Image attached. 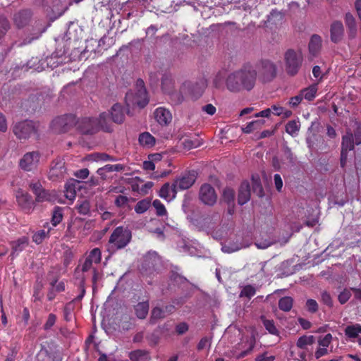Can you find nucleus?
<instances>
[{
	"mask_svg": "<svg viewBox=\"0 0 361 361\" xmlns=\"http://www.w3.org/2000/svg\"><path fill=\"white\" fill-rule=\"evenodd\" d=\"M276 75V66L269 60H262L252 71H250V90L253 87L252 80L259 78L262 82L271 81Z\"/></svg>",
	"mask_w": 361,
	"mask_h": 361,
	"instance_id": "1",
	"label": "nucleus"
},
{
	"mask_svg": "<svg viewBox=\"0 0 361 361\" xmlns=\"http://www.w3.org/2000/svg\"><path fill=\"white\" fill-rule=\"evenodd\" d=\"M284 61L286 73L290 76H295L302 66V54L300 51L289 49L284 54Z\"/></svg>",
	"mask_w": 361,
	"mask_h": 361,
	"instance_id": "2",
	"label": "nucleus"
},
{
	"mask_svg": "<svg viewBox=\"0 0 361 361\" xmlns=\"http://www.w3.org/2000/svg\"><path fill=\"white\" fill-rule=\"evenodd\" d=\"M131 237V231L129 229L118 226L110 235L109 247L114 250L124 248L130 243Z\"/></svg>",
	"mask_w": 361,
	"mask_h": 361,
	"instance_id": "3",
	"label": "nucleus"
},
{
	"mask_svg": "<svg viewBox=\"0 0 361 361\" xmlns=\"http://www.w3.org/2000/svg\"><path fill=\"white\" fill-rule=\"evenodd\" d=\"M271 109L274 111V114L280 116L283 114V108L280 106L273 105L271 109L268 108L259 113L252 114V109L250 108V119L255 118L257 119L250 121V132L255 128H262L264 124V118L269 117L271 114Z\"/></svg>",
	"mask_w": 361,
	"mask_h": 361,
	"instance_id": "4",
	"label": "nucleus"
},
{
	"mask_svg": "<svg viewBox=\"0 0 361 361\" xmlns=\"http://www.w3.org/2000/svg\"><path fill=\"white\" fill-rule=\"evenodd\" d=\"M248 71L243 68L230 74L226 79V87L231 92L240 91L243 87H246Z\"/></svg>",
	"mask_w": 361,
	"mask_h": 361,
	"instance_id": "5",
	"label": "nucleus"
},
{
	"mask_svg": "<svg viewBox=\"0 0 361 361\" xmlns=\"http://www.w3.org/2000/svg\"><path fill=\"white\" fill-rule=\"evenodd\" d=\"M76 118L73 114H66L56 118L51 123L52 130L56 133L68 132L75 125Z\"/></svg>",
	"mask_w": 361,
	"mask_h": 361,
	"instance_id": "6",
	"label": "nucleus"
},
{
	"mask_svg": "<svg viewBox=\"0 0 361 361\" xmlns=\"http://www.w3.org/2000/svg\"><path fill=\"white\" fill-rule=\"evenodd\" d=\"M13 132L18 138L25 140L36 132V126L32 121H25L15 124Z\"/></svg>",
	"mask_w": 361,
	"mask_h": 361,
	"instance_id": "7",
	"label": "nucleus"
},
{
	"mask_svg": "<svg viewBox=\"0 0 361 361\" xmlns=\"http://www.w3.org/2000/svg\"><path fill=\"white\" fill-rule=\"evenodd\" d=\"M204 88L205 82L203 80L195 82L187 81L182 85V92H186L187 97L196 100L202 94Z\"/></svg>",
	"mask_w": 361,
	"mask_h": 361,
	"instance_id": "8",
	"label": "nucleus"
},
{
	"mask_svg": "<svg viewBox=\"0 0 361 361\" xmlns=\"http://www.w3.org/2000/svg\"><path fill=\"white\" fill-rule=\"evenodd\" d=\"M77 129L82 134L93 135L99 131V124L96 118H82L75 122Z\"/></svg>",
	"mask_w": 361,
	"mask_h": 361,
	"instance_id": "9",
	"label": "nucleus"
},
{
	"mask_svg": "<svg viewBox=\"0 0 361 361\" xmlns=\"http://www.w3.org/2000/svg\"><path fill=\"white\" fill-rule=\"evenodd\" d=\"M40 154L39 152L33 151L27 152L20 159L19 166L21 169L25 171L35 170L39 162Z\"/></svg>",
	"mask_w": 361,
	"mask_h": 361,
	"instance_id": "10",
	"label": "nucleus"
},
{
	"mask_svg": "<svg viewBox=\"0 0 361 361\" xmlns=\"http://www.w3.org/2000/svg\"><path fill=\"white\" fill-rule=\"evenodd\" d=\"M161 265V259L155 252H149L145 255L142 264V269L151 274L157 271Z\"/></svg>",
	"mask_w": 361,
	"mask_h": 361,
	"instance_id": "11",
	"label": "nucleus"
},
{
	"mask_svg": "<svg viewBox=\"0 0 361 361\" xmlns=\"http://www.w3.org/2000/svg\"><path fill=\"white\" fill-rule=\"evenodd\" d=\"M199 198L204 204L212 206L217 200L214 188L210 184H203L199 192Z\"/></svg>",
	"mask_w": 361,
	"mask_h": 361,
	"instance_id": "12",
	"label": "nucleus"
},
{
	"mask_svg": "<svg viewBox=\"0 0 361 361\" xmlns=\"http://www.w3.org/2000/svg\"><path fill=\"white\" fill-rule=\"evenodd\" d=\"M66 173V168L65 166V161L61 158H56L54 159L50 166L49 171V178L52 180H55L58 178H63Z\"/></svg>",
	"mask_w": 361,
	"mask_h": 361,
	"instance_id": "13",
	"label": "nucleus"
},
{
	"mask_svg": "<svg viewBox=\"0 0 361 361\" xmlns=\"http://www.w3.org/2000/svg\"><path fill=\"white\" fill-rule=\"evenodd\" d=\"M197 173L195 171H189L174 180V187L179 190H186L190 188L195 182Z\"/></svg>",
	"mask_w": 361,
	"mask_h": 361,
	"instance_id": "14",
	"label": "nucleus"
},
{
	"mask_svg": "<svg viewBox=\"0 0 361 361\" xmlns=\"http://www.w3.org/2000/svg\"><path fill=\"white\" fill-rule=\"evenodd\" d=\"M33 16V12L30 8H23L13 15L14 24L18 28H23L29 24Z\"/></svg>",
	"mask_w": 361,
	"mask_h": 361,
	"instance_id": "15",
	"label": "nucleus"
},
{
	"mask_svg": "<svg viewBox=\"0 0 361 361\" xmlns=\"http://www.w3.org/2000/svg\"><path fill=\"white\" fill-rule=\"evenodd\" d=\"M344 36V26L341 21L334 20L330 25L331 41L338 44L342 41Z\"/></svg>",
	"mask_w": 361,
	"mask_h": 361,
	"instance_id": "16",
	"label": "nucleus"
},
{
	"mask_svg": "<svg viewBox=\"0 0 361 361\" xmlns=\"http://www.w3.org/2000/svg\"><path fill=\"white\" fill-rule=\"evenodd\" d=\"M345 24L348 29V36L350 39L356 37L357 28L355 17L350 13H346L344 18Z\"/></svg>",
	"mask_w": 361,
	"mask_h": 361,
	"instance_id": "17",
	"label": "nucleus"
},
{
	"mask_svg": "<svg viewBox=\"0 0 361 361\" xmlns=\"http://www.w3.org/2000/svg\"><path fill=\"white\" fill-rule=\"evenodd\" d=\"M154 118L161 125L169 124L172 119V116L169 110L163 107L157 108L154 113Z\"/></svg>",
	"mask_w": 361,
	"mask_h": 361,
	"instance_id": "18",
	"label": "nucleus"
},
{
	"mask_svg": "<svg viewBox=\"0 0 361 361\" xmlns=\"http://www.w3.org/2000/svg\"><path fill=\"white\" fill-rule=\"evenodd\" d=\"M355 143V142L354 140L353 133L350 131H347L346 134L343 135L342 138L341 160L344 155L346 156L348 151H350L354 149Z\"/></svg>",
	"mask_w": 361,
	"mask_h": 361,
	"instance_id": "19",
	"label": "nucleus"
},
{
	"mask_svg": "<svg viewBox=\"0 0 361 361\" xmlns=\"http://www.w3.org/2000/svg\"><path fill=\"white\" fill-rule=\"evenodd\" d=\"M178 189L174 187V183L171 185L169 183H164L160 189L159 196L166 200H173L176 197Z\"/></svg>",
	"mask_w": 361,
	"mask_h": 361,
	"instance_id": "20",
	"label": "nucleus"
},
{
	"mask_svg": "<svg viewBox=\"0 0 361 361\" xmlns=\"http://www.w3.org/2000/svg\"><path fill=\"white\" fill-rule=\"evenodd\" d=\"M71 6V3L66 0H53L51 10L56 17L61 16Z\"/></svg>",
	"mask_w": 361,
	"mask_h": 361,
	"instance_id": "21",
	"label": "nucleus"
},
{
	"mask_svg": "<svg viewBox=\"0 0 361 361\" xmlns=\"http://www.w3.org/2000/svg\"><path fill=\"white\" fill-rule=\"evenodd\" d=\"M109 113L113 122L118 124H121L123 122L125 114L123 113V107L120 104H114Z\"/></svg>",
	"mask_w": 361,
	"mask_h": 361,
	"instance_id": "22",
	"label": "nucleus"
},
{
	"mask_svg": "<svg viewBox=\"0 0 361 361\" xmlns=\"http://www.w3.org/2000/svg\"><path fill=\"white\" fill-rule=\"evenodd\" d=\"M111 121L112 120L109 113L103 112L100 114L99 118H97L99 130L102 129L105 132H111L113 130Z\"/></svg>",
	"mask_w": 361,
	"mask_h": 361,
	"instance_id": "23",
	"label": "nucleus"
},
{
	"mask_svg": "<svg viewBox=\"0 0 361 361\" xmlns=\"http://www.w3.org/2000/svg\"><path fill=\"white\" fill-rule=\"evenodd\" d=\"M17 202L23 209H30L32 204V199L30 195L23 190H19L16 195Z\"/></svg>",
	"mask_w": 361,
	"mask_h": 361,
	"instance_id": "24",
	"label": "nucleus"
},
{
	"mask_svg": "<svg viewBox=\"0 0 361 361\" xmlns=\"http://www.w3.org/2000/svg\"><path fill=\"white\" fill-rule=\"evenodd\" d=\"M322 37L318 35H313L309 42V51L310 54L315 56L321 50L322 48Z\"/></svg>",
	"mask_w": 361,
	"mask_h": 361,
	"instance_id": "25",
	"label": "nucleus"
},
{
	"mask_svg": "<svg viewBox=\"0 0 361 361\" xmlns=\"http://www.w3.org/2000/svg\"><path fill=\"white\" fill-rule=\"evenodd\" d=\"M28 238L25 236L20 238L17 240L13 241L11 243L12 251L11 255L12 256L18 255L19 252L23 251L28 245Z\"/></svg>",
	"mask_w": 361,
	"mask_h": 361,
	"instance_id": "26",
	"label": "nucleus"
},
{
	"mask_svg": "<svg viewBox=\"0 0 361 361\" xmlns=\"http://www.w3.org/2000/svg\"><path fill=\"white\" fill-rule=\"evenodd\" d=\"M318 91V85L317 83L312 84L307 87L303 88L300 91V94L302 99L309 102L314 99Z\"/></svg>",
	"mask_w": 361,
	"mask_h": 361,
	"instance_id": "27",
	"label": "nucleus"
},
{
	"mask_svg": "<svg viewBox=\"0 0 361 361\" xmlns=\"http://www.w3.org/2000/svg\"><path fill=\"white\" fill-rule=\"evenodd\" d=\"M148 102L149 99L146 89H138L134 97L133 104H137L140 108H144Z\"/></svg>",
	"mask_w": 361,
	"mask_h": 361,
	"instance_id": "28",
	"label": "nucleus"
},
{
	"mask_svg": "<svg viewBox=\"0 0 361 361\" xmlns=\"http://www.w3.org/2000/svg\"><path fill=\"white\" fill-rule=\"evenodd\" d=\"M248 201V182L244 180L238 190V203L240 205L245 204Z\"/></svg>",
	"mask_w": 361,
	"mask_h": 361,
	"instance_id": "29",
	"label": "nucleus"
},
{
	"mask_svg": "<svg viewBox=\"0 0 361 361\" xmlns=\"http://www.w3.org/2000/svg\"><path fill=\"white\" fill-rule=\"evenodd\" d=\"M149 307L148 301L138 302L134 307L136 316L141 319L146 318L149 312Z\"/></svg>",
	"mask_w": 361,
	"mask_h": 361,
	"instance_id": "30",
	"label": "nucleus"
},
{
	"mask_svg": "<svg viewBox=\"0 0 361 361\" xmlns=\"http://www.w3.org/2000/svg\"><path fill=\"white\" fill-rule=\"evenodd\" d=\"M139 143L147 148H150L155 145V138L148 132H145L139 135Z\"/></svg>",
	"mask_w": 361,
	"mask_h": 361,
	"instance_id": "31",
	"label": "nucleus"
},
{
	"mask_svg": "<svg viewBox=\"0 0 361 361\" xmlns=\"http://www.w3.org/2000/svg\"><path fill=\"white\" fill-rule=\"evenodd\" d=\"M252 190L259 197L264 196V191L259 178L252 176Z\"/></svg>",
	"mask_w": 361,
	"mask_h": 361,
	"instance_id": "32",
	"label": "nucleus"
},
{
	"mask_svg": "<svg viewBox=\"0 0 361 361\" xmlns=\"http://www.w3.org/2000/svg\"><path fill=\"white\" fill-rule=\"evenodd\" d=\"M361 334V325L355 324L353 325H348L345 329V334L350 338H355Z\"/></svg>",
	"mask_w": 361,
	"mask_h": 361,
	"instance_id": "33",
	"label": "nucleus"
},
{
	"mask_svg": "<svg viewBox=\"0 0 361 361\" xmlns=\"http://www.w3.org/2000/svg\"><path fill=\"white\" fill-rule=\"evenodd\" d=\"M165 317L166 316L164 311L162 310V308L159 307H155L151 311L149 322L152 324H154L159 319H164Z\"/></svg>",
	"mask_w": 361,
	"mask_h": 361,
	"instance_id": "34",
	"label": "nucleus"
},
{
	"mask_svg": "<svg viewBox=\"0 0 361 361\" xmlns=\"http://www.w3.org/2000/svg\"><path fill=\"white\" fill-rule=\"evenodd\" d=\"M293 304V299L289 296L281 298L279 301V307L281 310L284 312H289Z\"/></svg>",
	"mask_w": 361,
	"mask_h": 361,
	"instance_id": "35",
	"label": "nucleus"
},
{
	"mask_svg": "<svg viewBox=\"0 0 361 361\" xmlns=\"http://www.w3.org/2000/svg\"><path fill=\"white\" fill-rule=\"evenodd\" d=\"M247 245L242 243L228 242L222 245L221 250L224 252L231 253L239 250L242 247H245Z\"/></svg>",
	"mask_w": 361,
	"mask_h": 361,
	"instance_id": "36",
	"label": "nucleus"
},
{
	"mask_svg": "<svg viewBox=\"0 0 361 361\" xmlns=\"http://www.w3.org/2000/svg\"><path fill=\"white\" fill-rule=\"evenodd\" d=\"M300 128V125L298 121L292 120L288 121L286 125V132L290 135L294 137L297 135Z\"/></svg>",
	"mask_w": 361,
	"mask_h": 361,
	"instance_id": "37",
	"label": "nucleus"
},
{
	"mask_svg": "<svg viewBox=\"0 0 361 361\" xmlns=\"http://www.w3.org/2000/svg\"><path fill=\"white\" fill-rule=\"evenodd\" d=\"M263 325L265 329L273 335L278 334V329H276L274 322L273 320L267 319L264 316L261 317Z\"/></svg>",
	"mask_w": 361,
	"mask_h": 361,
	"instance_id": "38",
	"label": "nucleus"
},
{
	"mask_svg": "<svg viewBox=\"0 0 361 361\" xmlns=\"http://www.w3.org/2000/svg\"><path fill=\"white\" fill-rule=\"evenodd\" d=\"M151 204V202L148 199H144L140 201H139L135 207V211L137 214H142L145 212L149 207Z\"/></svg>",
	"mask_w": 361,
	"mask_h": 361,
	"instance_id": "39",
	"label": "nucleus"
},
{
	"mask_svg": "<svg viewBox=\"0 0 361 361\" xmlns=\"http://www.w3.org/2000/svg\"><path fill=\"white\" fill-rule=\"evenodd\" d=\"M185 97H187V93L182 92V86L180 87V90L178 92H173L171 94V99L175 104L182 103Z\"/></svg>",
	"mask_w": 361,
	"mask_h": 361,
	"instance_id": "40",
	"label": "nucleus"
},
{
	"mask_svg": "<svg viewBox=\"0 0 361 361\" xmlns=\"http://www.w3.org/2000/svg\"><path fill=\"white\" fill-rule=\"evenodd\" d=\"M314 337L312 336H302L297 341V346L301 349L305 348L307 345L313 343Z\"/></svg>",
	"mask_w": 361,
	"mask_h": 361,
	"instance_id": "41",
	"label": "nucleus"
},
{
	"mask_svg": "<svg viewBox=\"0 0 361 361\" xmlns=\"http://www.w3.org/2000/svg\"><path fill=\"white\" fill-rule=\"evenodd\" d=\"M235 197V192L233 189L226 188L223 191V200L228 204L233 202Z\"/></svg>",
	"mask_w": 361,
	"mask_h": 361,
	"instance_id": "42",
	"label": "nucleus"
},
{
	"mask_svg": "<svg viewBox=\"0 0 361 361\" xmlns=\"http://www.w3.org/2000/svg\"><path fill=\"white\" fill-rule=\"evenodd\" d=\"M76 208L79 214L86 215L89 214L90 210V202L87 200H82L79 204H78Z\"/></svg>",
	"mask_w": 361,
	"mask_h": 361,
	"instance_id": "43",
	"label": "nucleus"
},
{
	"mask_svg": "<svg viewBox=\"0 0 361 361\" xmlns=\"http://www.w3.org/2000/svg\"><path fill=\"white\" fill-rule=\"evenodd\" d=\"M86 258L92 263H99L101 261L100 250L99 248H94Z\"/></svg>",
	"mask_w": 361,
	"mask_h": 361,
	"instance_id": "44",
	"label": "nucleus"
},
{
	"mask_svg": "<svg viewBox=\"0 0 361 361\" xmlns=\"http://www.w3.org/2000/svg\"><path fill=\"white\" fill-rule=\"evenodd\" d=\"M10 28V23L7 18L0 16V39L5 35Z\"/></svg>",
	"mask_w": 361,
	"mask_h": 361,
	"instance_id": "45",
	"label": "nucleus"
},
{
	"mask_svg": "<svg viewBox=\"0 0 361 361\" xmlns=\"http://www.w3.org/2000/svg\"><path fill=\"white\" fill-rule=\"evenodd\" d=\"M182 145L184 149H190L199 147L200 143L197 139L192 140L190 138H186L183 141Z\"/></svg>",
	"mask_w": 361,
	"mask_h": 361,
	"instance_id": "46",
	"label": "nucleus"
},
{
	"mask_svg": "<svg viewBox=\"0 0 361 361\" xmlns=\"http://www.w3.org/2000/svg\"><path fill=\"white\" fill-rule=\"evenodd\" d=\"M63 218V214L61 212V209L59 207L54 208L53 212V215L51 218V222L54 226H56L59 224Z\"/></svg>",
	"mask_w": 361,
	"mask_h": 361,
	"instance_id": "47",
	"label": "nucleus"
},
{
	"mask_svg": "<svg viewBox=\"0 0 361 361\" xmlns=\"http://www.w3.org/2000/svg\"><path fill=\"white\" fill-rule=\"evenodd\" d=\"M352 294L350 290L345 288L338 295V300L341 305L345 304L350 298Z\"/></svg>",
	"mask_w": 361,
	"mask_h": 361,
	"instance_id": "48",
	"label": "nucleus"
},
{
	"mask_svg": "<svg viewBox=\"0 0 361 361\" xmlns=\"http://www.w3.org/2000/svg\"><path fill=\"white\" fill-rule=\"evenodd\" d=\"M35 200L37 202H42L45 201H51L52 197L50 193L48 190H45L44 188L40 192V193H37V195H36Z\"/></svg>",
	"mask_w": 361,
	"mask_h": 361,
	"instance_id": "49",
	"label": "nucleus"
},
{
	"mask_svg": "<svg viewBox=\"0 0 361 361\" xmlns=\"http://www.w3.org/2000/svg\"><path fill=\"white\" fill-rule=\"evenodd\" d=\"M146 355L147 351L142 350H136L130 353L129 357L131 361H139Z\"/></svg>",
	"mask_w": 361,
	"mask_h": 361,
	"instance_id": "50",
	"label": "nucleus"
},
{
	"mask_svg": "<svg viewBox=\"0 0 361 361\" xmlns=\"http://www.w3.org/2000/svg\"><path fill=\"white\" fill-rule=\"evenodd\" d=\"M152 204L156 209V213L158 216H164L166 214V209L164 205L159 200H155Z\"/></svg>",
	"mask_w": 361,
	"mask_h": 361,
	"instance_id": "51",
	"label": "nucleus"
},
{
	"mask_svg": "<svg viewBox=\"0 0 361 361\" xmlns=\"http://www.w3.org/2000/svg\"><path fill=\"white\" fill-rule=\"evenodd\" d=\"M29 188L35 195V196L37 195V193H40V192H42V190L44 189L39 180H32L29 183Z\"/></svg>",
	"mask_w": 361,
	"mask_h": 361,
	"instance_id": "52",
	"label": "nucleus"
},
{
	"mask_svg": "<svg viewBox=\"0 0 361 361\" xmlns=\"http://www.w3.org/2000/svg\"><path fill=\"white\" fill-rule=\"evenodd\" d=\"M321 301L330 308H331L334 305L332 298L330 293L327 291L322 292Z\"/></svg>",
	"mask_w": 361,
	"mask_h": 361,
	"instance_id": "53",
	"label": "nucleus"
},
{
	"mask_svg": "<svg viewBox=\"0 0 361 361\" xmlns=\"http://www.w3.org/2000/svg\"><path fill=\"white\" fill-rule=\"evenodd\" d=\"M48 234V231L39 230L32 235V240L37 244H40Z\"/></svg>",
	"mask_w": 361,
	"mask_h": 361,
	"instance_id": "54",
	"label": "nucleus"
},
{
	"mask_svg": "<svg viewBox=\"0 0 361 361\" xmlns=\"http://www.w3.org/2000/svg\"><path fill=\"white\" fill-rule=\"evenodd\" d=\"M355 128L354 130L353 137L356 145L361 144V123L356 122Z\"/></svg>",
	"mask_w": 361,
	"mask_h": 361,
	"instance_id": "55",
	"label": "nucleus"
},
{
	"mask_svg": "<svg viewBox=\"0 0 361 361\" xmlns=\"http://www.w3.org/2000/svg\"><path fill=\"white\" fill-rule=\"evenodd\" d=\"M102 274L98 270L93 268L92 269V277L93 291H94L96 290L97 283V281H99L102 279Z\"/></svg>",
	"mask_w": 361,
	"mask_h": 361,
	"instance_id": "56",
	"label": "nucleus"
},
{
	"mask_svg": "<svg viewBox=\"0 0 361 361\" xmlns=\"http://www.w3.org/2000/svg\"><path fill=\"white\" fill-rule=\"evenodd\" d=\"M85 272L80 269V266L77 267L75 270V278L78 280V285L81 286L82 283L85 286V277L84 275Z\"/></svg>",
	"mask_w": 361,
	"mask_h": 361,
	"instance_id": "57",
	"label": "nucleus"
},
{
	"mask_svg": "<svg viewBox=\"0 0 361 361\" xmlns=\"http://www.w3.org/2000/svg\"><path fill=\"white\" fill-rule=\"evenodd\" d=\"M95 157V159L101 161H116L118 159L114 157L110 156L108 154L106 153H96L94 154Z\"/></svg>",
	"mask_w": 361,
	"mask_h": 361,
	"instance_id": "58",
	"label": "nucleus"
},
{
	"mask_svg": "<svg viewBox=\"0 0 361 361\" xmlns=\"http://www.w3.org/2000/svg\"><path fill=\"white\" fill-rule=\"evenodd\" d=\"M129 202V199L126 196L118 195L116 197L114 204L118 207H126Z\"/></svg>",
	"mask_w": 361,
	"mask_h": 361,
	"instance_id": "59",
	"label": "nucleus"
},
{
	"mask_svg": "<svg viewBox=\"0 0 361 361\" xmlns=\"http://www.w3.org/2000/svg\"><path fill=\"white\" fill-rule=\"evenodd\" d=\"M306 307L311 313H315L318 310L317 302L314 299H308L306 302Z\"/></svg>",
	"mask_w": 361,
	"mask_h": 361,
	"instance_id": "60",
	"label": "nucleus"
},
{
	"mask_svg": "<svg viewBox=\"0 0 361 361\" xmlns=\"http://www.w3.org/2000/svg\"><path fill=\"white\" fill-rule=\"evenodd\" d=\"M283 18V14L276 10H273L268 16L269 22H275L276 20H282Z\"/></svg>",
	"mask_w": 361,
	"mask_h": 361,
	"instance_id": "61",
	"label": "nucleus"
},
{
	"mask_svg": "<svg viewBox=\"0 0 361 361\" xmlns=\"http://www.w3.org/2000/svg\"><path fill=\"white\" fill-rule=\"evenodd\" d=\"M125 166L123 164H106L104 166V169L107 171V172H113V171H121L125 169Z\"/></svg>",
	"mask_w": 361,
	"mask_h": 361,
	"instance_id": "62",
	"label": "nucleus"
},
{
	"mask_svg": "<svg viewBox=\"0 0 361 361\" xmlns=\"http://www.w3.org/2000/svg\"><path fill=\"white\" fill-rule=\"evenodd\" d=\"M176 332L178 335H183L188 331L189 326L185 322H180L176 326Z\"/></svg>",
	"mask_w": 361,
	"mask_h": 361,
	"instance_id": "63",
	"label": "nucleus"
},
{
	"mask_svg": "<svg viewBox=\"0 0 361 361\" xmlns=\"http://www.w3.org/2000/svg\"><path fill=\"white\" fill-rule=\"evenodd\" d=\"M302 99H302V96L299 93L298 95L290 98L288 104L290 107L295 108L301 103Z\"/></svg>",
	"mask_w": 361,
	"mask_h": 361,
	"instance_id": "64",
	"label": "nucleus"
}]
</instances>
